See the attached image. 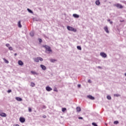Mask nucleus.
<instances>
[{
  "label": "nucleus",
  "instance_id": "obj_1",
  "mask_svg": "<svg viewBox=\"0 0 126 126\" xmlns=\"http://www.w3.org/2000/svg\"><path fill=\"white\" fill-rule=\"evenodd\" d=\"M42 47L46 49V53H48V54H51V53H52V51L51 50V47L48 45H43Z\"/></svg>",
  "mask_w": 126,
  "mask_h": 126
},
{
  "label": "nucleus",
  "instance_id": "obj_2",
  "mask_svg": "<svg viewBox=\"0 0 126 126\" xmlns=\"http://www.w3.org/2000/svg\"><path fill=\"white\" fill-rule=\"evenodd\" d=\"M67 30H68V31H72L73 32H76V29L69 26H67Z\"/></svg>",
  "mask_w": 126,
  "mask_h": 126
},
{
  "label": "nucleus",
  "instance_id": "obj_3",
  "mask_svg": "<svg viewBox=\"0 0 126 126\" xmlns=\"http://www.w3.org/2000/svg\"><path fill=\"white\" fill-rule=\"evenodd\" d=\"M114 6H116V7H118V8H123V6L120 3H117L115 4Z\"/></svg>",
  "mask_w": 126,
  "mask_h": 126
},
{
  "label": "nucleus",
  "instance_id": "obj_4",
  "mask_svg": "<svg viewBox=\"0 0 126 126\" xmlns=\"http://www.w3.org/2000/svg\"><path fill=\"white\" fill-rule=\"evenodd\" d=\"M100 55L101 56V57H102V58H107V54H106V53H104V52H101L100 53Z\"/></svg>",
  "mask_w": 126,
  "mask_h": 126
},
{
  "label": "nucleus",
  "instance_id": "obj_5",
  "mask_svg": "<svg viewBox=\"0 0 126 126\" xmlns=\"http://www.w3.org/2000/svg\"><path fill=\"white\" fill-rule=\"evenodd\" d=\"M19 121L21 123H25V118H23V117H20L19 118Z\"/></svg>",
  "mask_w": 126,
  "mask_h": 126
},
{
  "label": "nucleus",
  "instance_id": "obj_6",
  "mask_svg": "<svg viewBox=\"0 0 126 126\" xmlns=\"http://www.w3.org/2000/svg\"><path fill=\"white\" fill-rule=\"evenodd\" d=\"M87 98H89V99H90V100H95V97L91 95H87Z\"/></svg>",
  "mask_w": 126,
  "mask_h": 126
},
{
  "label": "nucleus",
  "instance_id": "obj_7",
  "mask_svg": "<svg viewBox=\"0 0 126 126\" xmlns=\"http://www.w3.org/2000/svg\"><path fill=\"white\" fill-rule=\"evenodd\" d=\"M46 90L47 91L50 92V91H52V90H53L52 88H51V87L47 86L46 87Z\"/></svg>",
  "mask_w": 126,
  "mask_h": 126
},
{
  "label": "nucleus",
  "instance_id": "obj_8",
  "mask_svg": "<svg viewBox=\"0 0 126 126\" xmlns=\"http://www.w3.org/2000/svg\"><path fill=\"white\" fill-rule=\"evenodd\" d=\"M0 117H3L4 118H5L6 117V114H5L3 112H2V113H0Z\"/></svg>",
  "mask_w": 126,
  "mask_h": 126
},
{
  "label": "nucleus",
  "instance_id": "obj_9",
  "mask_svg": "<svg viewBox=\"0 0 126 126\" xmlns=\"http://www.w3.org/2000/svg\"><path fill=\"white\" fill-rule=\"evenodd\" d=\"M40 67L43 69V70H46V69L45 66L43 64L40 65Z\"/></svg>",
  "mask_w": 126,
  "mask_h": 126
},
{
  "label": "nucleus",
  "instance_id": "obj_10",
  "mask_svg": "<svg viewBox=\"0 0 126 126\" xmlns=\"http://www.w3.org/2000/svg\"><path fill=\"white\" fill-rule=\"evenodd\" d=\"M15 99L17 101H19V102H21V101H22V98H21V97H16Z\"/></svg>",
  "mask_w": 126,
  "mask_h": 126
},
{
  "label": "nucleus",
  "instance_id": "obj_11",
  "mask_svg": "<svg viewBox=\"0 0 126 126\" xmlns=\"http://www.w3.org/2000/svg\"><path fill=\"white\" fill-rule=\"evenodd\" d=\"M73 16L75 18H79V15L77 14H73Z\"/></svg>",
  "mask_w": 126,
  "mask_h": 126
},
{
  "label": "nucleus",
  "instance_id": "obj_12",
  "mask_svg": "<svg viewBox=\"0 0 126 126\" xmlns=\"http://www.w3.org/2000/svg\"><path fill=\"white\" fill-rule=\"evenodd\" d=\"M18 26L19 28H21L22 27V26L21 25V21H19L18 22Z\"/></svg>",
  "mask_w": 126,
  "mask_h": 126
},
{
  "label": "nucleus",
  "instance_id": "obj_13",
  "mask_svg": "<svg viewBox=\"0 0 126 126\" xmlns=\"http://www.w3.org/2000/svg\"><path fill=\"white\" fill-rule=\"evenodd\" d=\"M31 72L33 75H38V74L37 72H36V71H31Z\"/></svg>",
  "mask_w": 126,
  "mask_h": 126
},
{
  "label": "nucleus",
  "instance_id": "obj_14",
  "mask_svg": "<svg viewBox=\"0 0 126 126\" xmlns=\"http://www.w3.org/2000/svg\"><path fill=\"white\" fill-rule=\"evenodd\" d=\"M76 110L78 113H79V112L81 111V108H80V107H77Z\"/></svg>",
  "mask_w": 126,
  "mask_h": 126
},
{
  "label": "nucleus",
  "instance_id": "obj_15",
  "mask_svg": "<svg viewBox=\"0 0 126 126\" xmlns=\"http://www.w3.org/2000/svg\"><path fill=\"white\" fill-rule=\"evenodd\" d=\"M104 30L106 32V33H109V30H108V27H105Z\"/></svg>",
  "mask_w": 126,
  "mask_h": 126
},
{
  "label": "nucleus",
  "instance_id": "obj_16",
  "mask_svg": "<svg viewBox=\"0 0 126 126\" xmlns=\"http://www.w3.org/2000/svg\"><path fill=\"white\" fill-rule=\"evenodd\" d=\"M95 4L96 5H100V0H97L95 1Z\"/></svg>",
  "mask_w": 126,
  "mask_h": 126
},
{
  "label": "nucleus",
  "instance_id": "obj_17",
  "mask_svg": "<svg viewBox=\"0 0 126 126\" xmlns=\"http://www.w3.org/2000/svg\"><path fill=\"white\" fill-rule=\"evenodd\" d=\"M18 64H19V65H23V62H22V61L19 60V61H18Z\"/></svg>",
  "mask_w": 126,
  "mask_h": 126
},
{
  "label": "nucleus",
  "instance_id": "obj_18",
  "mask_svg": "<svg viewBox=\"0 0 126 126\" xmlns=\"http://www.w3.org/2000/svg\"><path fill=\"white\" fill-rule=\"evenodd\" d=\"M34 61L35 63H39V58H34Z\"/></svg>",
  "mask_w": 126,
  "mask_h": 126
},
{
  "label": "nucleus",
  "instance_id": "obj_19",
  "mask_svg": "<svg viewBox=\"0 0 126 126\" xmlns=\"http://www.w3.org/2000/svg\"><path fill=\"white\" fill-rule=\"evenodd\" d=\"M50 61L51 63H55V62H57V60L51 59L50 60Z\"/></svg>",
  "mask_w": 126,
  "mask_h": 126
},
{
  "label": "nucleus",
  "instance_id": "obj_20",
  "mask_svg": "<svg viewBox=\"0 0 126 126\" xmlns=\"http://www.w3.org/2000/svg\"><path fill=\"white\" fill-rule=\"evenodd\" d=\"M3 60L4 61V62L5 63H9V62L8 60H6V59H5V58H3Z\"/></svg>",
  "mask_w": 126,
  "mask_h": 126
},
{
  "label": "nucleus",
  "instance_id": "obj_21",
  "mask_svg": "<svg viewBox=\"0 0 126 126\" xmlns=\"http://www.w3.org/2000/svg\"><path fill=\"white\" fill-rule=\"evenodd\" d=\"M27 10H28V11H29V12L30 13H33V11H32V10H31V9H30L29 8H28Z\"/></svg>",
  "mask_w": 126,
  "mask_h": 126
},
{
  "label": "nucleus",
  "instance_id": "obj_22",
  "mask_svg": "<svg viewBox=\"0 0 126 126\" xmlns=\"http://www.w3.org/2000/svg\"><path fill=\"white\" fill-rule=\"evenodd\" d=\"M30 36H31V37H33V36H34V32H31L30 33Z\"/></svg>",
  "mask_w": 126,
  "mask_h": 126
},
{
  "label": "nucleus",
  "instance_id": "obj_23",
  "mask_svg": "<svg viewBox=\"0 0 126 126\" xmlns=\"http://www.w3.org/2000/svg\"><path fill=\"white\" fill-rule=\"evenodd\" d=\"M77 48L78 50H79L80 51H81V46H77Z\"/></svg>",
  "mask_w": 126,
  "mask_h": 126
},
{
  "label": "nucleus",
  "instance_id": "obj_24",
  "mask_svg": "<svg viewBox=\"0 0 126 126\" xmlns=\"http://www.w3.org/2000/svg\"><path fill=\"white\" fill-rule=\"evenodd\" d=\"M31 86H32V87H34V86H35V83H31Z\"/></svg>",
  "mask_w": 126,
  "mask_h": 126
},
{
  "label": "nucleus",
  "instance_id": "obj_25",
  "mask_svg": "<svg viewBox=\"0 0 126 126\" xmlns=\"http://www.w3.org/2000/svg\"><path fill=\"white\" fill-rule=\"evenodd\" d=\"M38 60L40 61V62H43V58L41 57H38Z\"/></svg>",
  "mask_w": 126,
  "mask_h": 126
},
{
  "label": "nucleus",
  "instance_id": "obj_26",
  "mask_svg": "<svg viewBox=\"0 0 126 126\" xmlns=\"http://www.w3.org/2000/svg\"><path fill=\"white\" fill-rule=\"evenodd\" d=\"M120 96H121V95H120L119 94H114L115 97H120Z\"/></svg>",
  "mask_w": 126,
  "mask_h": 126
},
{
  "label": "nucleus",
  "instance_id": "obj_27",
  "mask_svg": "<svg viewBox=\"0 0 126 126\" xmlns=\"http://www.w3.org/2000/svg\"><path fill=\"white\" fill-rule=\"evenodd\" d=\"M107 99H108V100H111V96L107 95Z\"/></svg>",
  "mask_w": 126,
  "mask_h": 126
},
{
  "label": "nucleus",
  "instance_id": "obj_28",
  "mask_svg": "<svg viewBox=\"0 0 126 126\" xmlns=\"http://www.w3.org/2000/svg\"><path fill=\"white\" fill-rule=\"evenodd\" d=\"M65 111H66V108H62V112H65Z\"/></svg>",
  "mask_w": 126,
  "mask_h": 126
},
{
  "label": "nucleus",
  "instance_id": "obj_29",
  "mask_svg": "<svg viewBox=\"0 0 126 126\" xmlns=\"http://www.w3.org/2000/svg\"><path fill=\"white\" fill-rule=\"evenodd\" d=\"M114 125H118L119 124V121H116L114 122Z\"/></svg>",
  "mask_w": 126,
  "mask_h": 126
},
{
  "label": "nucleus",
  "instance_id": "obj_30",
  "mask_svg": "<svg viewBox=\"0 0 126 126\" xmlns=\"http://www.w3.org/2000/svg\"><path fill=\"white\" fill-rule=\"evenodd\" d=\"M8 49L10 51H12V50H13L12 48V47H11V46L9 47Z\"/></svg>",
  "mask_w": 126,
  "mask_h": 126
},
{
  "label": "nucleus",
  "instance_id": "obj_31",
  "mask_svg": "<svg viewBox=\"0 0 126 126\" xmlns=\"http://www.w3.org/2000/svg\"><path fill=\"white\" fill-rule=\"evenodd\" d=\"M29 113H31V112H32V109L30 107L29 108Z\"/></svg>",
  "mask_w": 126,
  "mask_h": 126
},
{
  "label": "nucleus",
  "instance_id": "obj_32",
  "mask_svg": "<svg viewBox=\"0 0 126 126\" xmlns=\"http://www.w3.org/2000/svg\"><path fill=\"white\" fill-rule=\"evenodd\" d=\"M92 125H93L94 126H98V125H97V124H96L95 123H92Z\"/></svg>",
  "mask_w": 126,
  "mask_h": 126
},
{
  "label": "nucleus",
  "instance_id": "obj_33",
  "mask_svg": "<svg viewBox=\"0 0 126 126\" xmlns=\"http://www.w3.org/2000/svg\"><path fill=\"white\" fill-rule=\"evenodd\" d=\"M9 46H10V45L9 44H8V43L6 44V47H9Z\"/></svg>",
  "mask_w": 126,
  "mask_h": 126
},
{
  "label": "nucleus",
  "instance_id": "obj_34",
  "mask_svg": "<svg viewBox=\"0 0 126 126\" xmlns=\"http://www.w3.org/2000/svg\"><path fill=\"white\" fill-rule=\"evenodd\" d=\"M38 41H39V43H42V39L41 38H39L38 39Z\"/></svg>",
  "mask_w": 126,
  "mask_h": 126
},
{
  "label": "nucleus",
  "instance_id": "obj_35",
  "mask_svg": "<svg viewBox=\"0 0 126 126\" xmlns=\"http://www.w3.org/2000/svg\"><path fill=\"white\" fill-rule=\"evenodd\" d=\"M79 120H83V118L81 117H78Z\"/></svg>",
  "mask_w": 126,
  "mask_h": 126
},
{
  "label": "nucleus",
  "instance_id": "obj_36",
  "mask_svg": "<svg viewBox=\"0 0 126 126\" xmlns=\"http://www.w3.org/2000/svg\"><path fill=\"white\" fill-rule=\"evenodd\" d=\"M88 82L89 83H91V80L89 79V80H88Z\"/></svg>",
  "mask_w": 126,
  "mask_h": 126
},
{
  "label": "nucleus",
  "instance_id": "obj_37",
  "mask_svg": "<svg viewBox=\"0 0 126 126\" xmlns=\"http://www.w3.org/2000/svg\"><path fill=\"white\" fill-rule=\"evenodd\" d=\"M80 87H81V85L78 84V88H80Z\"/></svg>",
  "mask_w": 126,
  "mask_h": 126
},
{
  "label": "nucleus",
  "instance_id": "obj_38",
  "mask_svg": "<svg viewBox=\"0 0 126 126\" xmlns=\"http://www.w3.org/2000/svg\"><path fill=\"white\" fill-rule=\"evenodd\" d=\"M54 91H55L56 92H58V90L57 89V88H55L54 89Z\"/></svg>",
  "mask_w": 126,
  "mask_h": 126
},
{
  "label": "nucleus",
  "instance_id": "obj_39",
  "mask_svg": "<svg viewBox=\"0 0 126 126\" xmlns=\"http://www.w3.org/2000/svg\"><path fill=\"white\" fill-rule=\"evenodd\" d=\"M7 92H8V93H11V90H8V91H7Z\"/></svg>",
  "mask_w": 126,
  "mask_h": 126
},
{
  "label": "nucleus",
  "instance_id": "obj_40",
  "mask_svg": "<svg viewBox=\"0 0 126 126\" xmlns=\"http://www.w3.org/2000/svg\"><path fill=\"white\" fill-rule=\"evenodd\" d=\"M47 107H46V106H45V105H43V106H42V109H46Z\"/></svg>",
  "mask_w": 126,
  "mask_h": 126
},
{
  "label": "nucleus",
  "instance_id": "obj_41",
  "mask_svg": "<svg viewBox=\"0 0 126 126\" xmlns=\"http://www.w3.org/2000/svg\"><path fill=\"white\" fill-rule=\"evenodd\" d=\"M98 68H99L100 69H102V67L98 66Z\"/></svg>",
  "mask_w": 126,
  "mask_h": 126
},
{
  "label": "nucleus",
  "instance_id": "obj_42",
  "mask_svg": "<svg viewBox=\"0 0 126 126\" xmlns=\"http://www.w3.org/2000/svg\"><path fill=\"white\" fill-rule=\"evenodd\" d=\"M43 118H44V119H46V115H44V116H43Z\"/></svg>",
  "mask_w": 126,
  "mask_h": 126
},
{
  "label": "nucleus",
  "instance_id": "obj_43",
  "mask_svg": "<svg viewBox=\"0 0 126 126\" xmlns=\"http://www.w3.org/2000/svg\"><path fill=\"white\" fill-rule=\"evenodd\" d=\"M110 24H113V22H112V21H110Z\"/></svg>",
  "mask_w": 126,
  "mask_h": 126
},
{
  "label": "nucleus",
  "instance_id": "obj_44",
  "mask_svg": "<svg viewBox=\"0 0 126 126\" xmlns=\"http://www.w3.org/2000/svg\"><path fill=\"white\" fill-rule=\"evenodd\" d=\"M107 21H108V22H110L111 21V20L108 19V20H107Z\"/></svg>",
  "mask_w": 126,
  "mask_h": 126
},
{
  "label": "nucleus",
  "instance_id": "obj_45",
  "mask_svg": "<svg viewBox=\"0 0 126 126\" xmlns=\"http://www.w3.org/2000/svg\"><path fill=\"white\" fill-rule=\"evenodd\" d=\"M14 56H17V53H15L14 54Z\"/></svg>",
  "mask_w": 126,
  "mask_h": 126
},
{
  "label": "nucleus",
  "instance_id": "obj_46",
  "mask_svg": "<svg viewBox=\"0 0 126 126\" xmlns=\"http://www.w3.org/2000/svg\"><path fill=\"white\" fill-rule=\"evenodd\" d=\"M124 75H125V76L126 77V73H124Z\"/></svg>",
  "mask_w": 126,
  "mask_h": 126
},
{
  "label": "nucleus",
  "instance_id": "obj_47",
  "mask_svg": "<svg viewBox=\"0 0 126 126\" xmlns=\"http://www.w3.org/2000/svg\"><path fill=\"white\" fill-rule=\"evenodd\" d=\"M15 126H19L18 125H16Z\"/></svg>",
  "mask_w": 126,
  "mask_h": 126
}]
</instances>
